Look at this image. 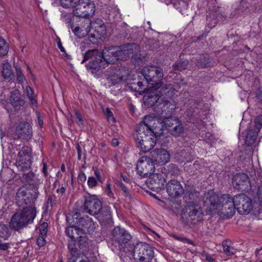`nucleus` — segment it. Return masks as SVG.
Masks as SVG:
<instances>
[{
	"label": "nucleus",
	"mask_w": 262,
	"mask_h": 262,
	"mask_svg": "<svg viewBox=\"0 0 262 262\" xmlns=\"http://www.w3.org/2000/svg\"><path fill=\"white\" fill-rule=\"evenodd\" d=\"M37 188L33 185L19 188L16 194V203L22 209L18 210L12 217L10 226L18 230L32 223L36 215L34 202L37 197Z\"/></svg>",
	"instance_id": "obj_1"
},
{
	"label": "nucleus",
	"mask_w": 262,
	"mask_h": 262,
	"mask_svg": "<svg viewBox=\"0 0 262 262\" xmlns=\"http://www.w3.org/2000/svg\"><path fill=\"white\" fill-rule=\"evenodd\" d=\"M204 205L210 211L216 212L226 218L232 217L235 213L236 207L233 204V198L229 194L219 196L213 190H209L203 198Z\"/></svg>",
	"instance_id": "obj_2"
},
{
	"label": "nucleus",
	"mask_w": 262,
	"mask_h": 262,
	"mask_svg": "<svg viewBox=\"0 0 262 262\" xmlns=\"http://www.w3.org/2000/svg\"><path fill=\"white\" fill-rule=\"evenodd\" d=\"M90 59L91 61L86 64L87 69L95 76H98L107 66L103 59V53L97 49L89 50L83 56L82 63Z\"/></svg>",
	"instance_id": "obj_3"
},
{
	"label": "nucleus",
	"mask_w": 262,
	"mask_h": 262,
	"mask_svg": "<svg viewBox=\"0 0 262 262\" xmlns=\"http://www.w3.org/2000/svg\"><path fill=\"white\" fill-rule=\"evenodd\" d=\"M134 138L136 142L137 146L140 148L141 151L147 152L151 150L155 144L156 141L160 142L162 144L166 145L169 142L170 137H167L164 135L162 139L159 140V136H156L154 134L145 133V135H137V133L134 134Z\"/></svg>",
	"instance_id": "obj_4"
},
{
	"label": "nucleus",
	"mask_w": 262,
	"mask_h": 262,
	"mask_svg": "<svg viewBox=\"0 0 262 262\" xmlns=\"http://www.w3.org/2000/svg\"><path fill=\"white\" fill-rule=\"evenodd\" d=\"M154 121V118L150 116H145L142 121L137 125L136 127V132L137 135H143L146 134H150V135L154 134L156 136H159V140L162 139L164 137L163 123H159V126H156L153 129L152 122Z\"/></svg>",
	"instance_id": "obj_5"
},
{
	"label": "nucleus",
	"mask_w": 262,
	"mask_h": 262,
	"mask_svg": "<svg viewBox=\"0 0 262 262\" xmlns=\"http://www.w3.org/2000/svg\"><path fill=\"white\" fill-rule=\"evenodd\" d=\"M66 219L69 225L66 228V234L73 241L70 244L75 245V241H78L79 246L81 248L85 247L88 238L85 235L81 234L80 228H78L76 225L77 221L74 220L71 214H68ZM74 247H75V245H74Z\"/></svg>",
	"instance_id": "obj_6"
},
{
	"label": "nucleus",
	"mask_w": 262,
	"mask_h": 262,
	"mask_svg": "<svg viewBox=\"0 0 262 262\" xmlns=\"http://www.w3.org/2000/svg\"><path fill=\"white\" fill-rule=\"evenodd\" d=\"M142 76L145 83L149 84L152 87H161L162 79L164 76L163 70L159 67L151 66L145 68L142 71Z\"/></svg>",
	"instance_id": "obj_7"
},
{
	"label": "nucleus",
	"mask_w": 262,
	"mask_h": 262,
	"mask_svg": "<svg viewBox=\"0 0 262 262\" xmlns=\"http://www.w3.org/2000/svg\"><path fill=\"white\" fill-rule=\"evenodd\" d=\"M89 38L93 43H97L99 40H102L106 35V26L101 19H97L91 24Z\"/></svg>",
	"instance_id": "obj_8"
},
{
	"label": "nucleus",
	"mask_w": 262,
	"mask_h": 262,
	"mask_svg": "<svg viewBox=\"0 0 262 262\" xmlns=\"http://www.w3.org/2000/svg\"><path fill=\"white\" fill-rule=\"evenodd\" d=\"M95 5L90 0H78L73 10V14L79 17L87 18L95 13Z\"/></svg>",
	"instance_id": "obj_9"
},
{
	"label": "nucleus",
	"mask_w": 262,
	"mask_h": 262,
	"mask_svg": "<svg viewBox=\"0 0 262 262\" xmlns=\"http://www.w3.org/2000/svg\"><path fill=\"white\" fill-rule=\"evenodd\" d=\"M233 201L237 212L241 214H248L253 208L252 200L244 194L235 195L233 198Z\"/></svg>",
	"instance_id": "obj_10"
},
{
	"label": "nucleus",
	"mask_w": 262,
	"mask_h": 262,
	"mask_svg": "<svg viewBox=\"0 0 262 262\" xmlns=\"http://www.w3.org/2000/svg\"><path fill=\"white\" fill-rule=\"evenodd\" d=\"M151 247L144 243L137 244L134 251V258L137 262H150L153 257Z\"/></svg>",
	"instance_id": "obj_11"
},
{
	"label": "nucleus",
	"mask_w": 262,
	"mask_h": 262,
	"mask_svg": "<svg viewBox=\"0 0 262 262\" xmlns=\"http://www.w3.org/2000/svg\"><path fill=\"white\" fill-rule=\"evenodd\" d=\"M155 164L152 159L146 156L142 157L136 166L138 173L142 178H149L155 171Z\"/></svg>",
	"instance_id": "obj_12"
},
{
	"label": "nucleus",
	"mask_w": 262,
	"mask_h": 262,
	"mask_svg": "<svg viewBox=\"0 0 262 262\" xmlns=\"http://www.w3.org/2000/svg\"><path fill=\"white\" fill-rule=\"evenodd\" d=\"M120 46H111L105 48L103 53V59L107 65L116 64L118 61H125Z\"/></svg>",
	"instance_id": "obj_13"
},
{
	"label": "nucleus",
	"mask_w": 262,
	"mask_h": 262,
	"mask_svg": "<svg viewBox=\"0 0 262 262\" xmlns=\"http://www.w3.org/2000/svg\"><path fill=\"white\" fill-rule=\"evenodd\" d=\"M71 215L75 221H77L76 225L83 235L86 237L87 233L94 230L95 225L91 218L88 216L80 217V214L77 212L73 213Z\"/></svg>",
	"instance_id": "obj_14"
},
{
	"label": "nucleus",
	"mask_w": 262,
	"mask_h": 262,
	"mask_svg": "<svg viewBox=\"0 0 262 262\" xmlns=\"http://www.w3.org/2000/svg\"><path fill=\"white\" fill-rule=\"evenodd\" d=\"M168 132L174 137H178L184 132V127L181 121L176 117L166 118L163 121Z\"/></svg>",
	"instance_id": "obj_15"
},
{
	"label": "nucleus",
	"mask_w": 262,
	"mask_h": 262,
	"mask_svg": "<svg viewBox=\"0 0 262 262\" xmlns=\"http://www.w3.org/2000/svg\"><path fill=\"white\" fill-rule=\"evenodd\" d=\"M31 149L27 146H23L19 150L16 160L17 166L22 168H27L30 166Z\"/></svg>",
	"instance_id": "obj_16"
},
{
	"label": "nucleus",
	"mask_w": 262,
	"mask_h": 262,
	"mask_svg": "<svg viewBox=\"0 0 262 262\" xmlns=\"http://www.w3.org/2000/svg\"><path fill=\"white\" fill-rule=\"evenodd\" d=\"M84 209L91 215L98 214L102 209L101 202L94 197H90L85 201Z\"/></svg>",
	"instance_id": "obj_17"
},
{
	"label": "nucleus",
	"mask_w": 262,
	"mask_h": 262,
	"mask_svg": "<svg viewBox=\"0 0 262 262\" xmlns=\"http://www.w3.org/2000/svg\"><path fill=\"white\" fill-rule=\"evenodd\" d=\"M31 125L27 122H21L16 128V134L19 139L29 141L32 137Z\"/></svg>",
	"instance_id": "obj_18"
},
{
	"label": "nucleus",
	"mask_w": 262,
	"mask_h": 262,
	"mask_svg": "<svg viewBox=\"0 0 262 262\" xmlns=\"http://www.w3.org/2000/svg\"><path fill=\"white\" fill-rule=\"evenodd\" d=\"M151 156L155 164L163 165L169 162L170 154L164 148L154 149L151 152Z\"/></svg>",
	"instance_id": "obj_19"
},
{
	"label": "nucleus",
	"mask_w": 262,
	"mask_h": 262,
	"mask_svg": "<svg viewBox=\"0 0 262 262\" xmlns=\"http://www.w3.org/2000/svg\"><path fill=\"white\" fill-rule=\"evenodd\" d=\"M181 218L186 224H195L202 220L203 214L201 210L192 209L190 210L189 214L183 212L181 215Z\"/></svg>",
	"instance_id": "obj_20"
},
{
	"label": "nucleus",
	"mask_w": 262,
	"mask_h": 262,
	"mask_svg": "<svg viewBox=\"0 0 262 262\" xmlns=\"http://www.w3.org/2000/svg\"><path fill=\"white\" fill-rule=\"evenodd\" d=\"M116 69H118L117 73L111 78V83L114 85L125 81L129 74V69L125 66H117Z\"/></svg>",
	"instance_id": "obj_21"
},
{
	"label": "nucleus",
	"mask_w": 262,
	"mask_h": 262,
	"mask_svg": "<svg viewBox=\"0 0 262 262\" xmlns=\"http://www.w3.org/2000/svg\"><path fill=\"white\" fill-rule=\"evenodd\" d=\"M10 102L15 111H20L25 103L19 90L15 89L10 93Z\"/></svg>",
	"instance_id": "obj_22"
},
{
	"label": "nucleus",
	"mask_w": 262,
	"mask_h": 262,
	"mask_svg": "<svg viewBox=\"0 0 262 262\" xmlns=\"http://www.w3.org/2000/svg\"><path fill=\"white\" fill-rule=\"evenodd\" d=\"M121 50L126 60L130 56L132 57L136 53L140 52V48L138 45L135 43H125L120 46Z\"/></svg>",
	"instance_id": "obj_23"
},
{
	"label": "nucleus",
	"mask_w": 262,
	"mask_h": 262,
	"mask_svg": "<svg viewBox=\"0 0 262 262\" xmlns=\"http://www.w3.org/2000/svg\"><path fill=\"white\" fill-rule=\"evenodd\" d=\"M170 103L168 101L160 102L155 107V111L156 112L157 117H160L163 120L169 118L168 115L170 114L171 111L169 109Z\"/></svg>",
	"instance_id": "obj_24"
},
{
	"label": "nucleus",
	"mask_w": 262,
	"mask_h": 262,
	"mask_svg": "<svg viewBox=\"0 0 262 262\" xmlns=\"http://www.w3.org/2000/svg\"><path fill=\"white\" fill-rule=\"evenodd\" d=\"M167 192L172 198H176L181 195L184 191L179 181H168L166 184Z\"/></svg>",
	"instance_id": "obj_25"
},
{
	"label": "nucleus",
	"mask_w": 262,
	"mask_h": 262,
	"mask_svg": "<svg viewBox=\"0 0 262 262\" xmlns=\"http://www.w3.org/2000/svg\"><path fill=\"white\" fill-rule=\"evenodd\" d=\"M61 17L63 21L68 24L69 27L71 28L75 34L79 36L80 28L74 25V21L75 17L73 16L72 14L62 12Z\"/></svg>",
	"instance_id": "obj_26"
},
{
	"label": "nucleus",
	"mask_w": 262,
	"mask_h": 262,
	"mask_svg": "<svg viewBox=\"0 0 262 262\" xmlns=\"http://www.w3.org/2000/svg\"><path fill=\"white\" fill-rule=\"evenodd\" d=\"M70 252V256L69 259V262H89V259L86 256H80L77 253V250L74 247V245L70 244L68 246Z\"/></svg>",
	"instance_id": "obj_27"
},
{
	"label": "nucleus",
	"mask_w": 262,
	"mask_h": 262,
	"mask_svg": "<svg viewBox=\"0 0 262 262\" xmlns=\"http://www.w3.org/2000/svg\"><path fill=\"white\" fill-rule=\"evenodd\" d=\"M160 96L157 92H150L143 97L144 104L148 107L157 105L160 103Z\"/></svg>",
	"instance_id": "obj_28"
},
{
	"label": "nucleus",
	"mask_w": 262,
	"mask_h": 262,
	"mask_svg": "<svg viewBox=\"0 0 262 262\" xmlns=\"http://www.w3.org/2000/svg\"><path fill=\"white\" fill-rule=\"evenodd\" d=\"M114 232L116 233V237L120 244L126 243L131 238L129 233L123 228L116 227L114 229Z\"/></svg>",
	"instance_id": "obj_29"
},
{
	"label": "nucleus",
	"mask_w": 262,
	"mask_h": 262,
	"mask_svg": "<svg viewBox=\"0 0 262 262\" xmlns=\"http://www.w3.org/2000/svg\"><path fill=\"white\" fill-rule=\"evenodd\" d=\"M223 15L220 12L215 11L210 14L209 16L207 17V21H209L208 26L210 28L215 26V25L218 21L222 20Z\"/></svg>",
	"instance_id": "obj_30"
},
{
	"label": "nucleus",
	"mask_w": 262,
	"mask_h": 262,
	"mask_svg": "<svg viewBox=\"0 0 262 262\" xmlns=\"http://www.w3.org/2000/svg\"><path fill=\"white\" fill-rule=\"evenodd\" d=\"M257 132L253 129H248L245 139V144L248 146L251 145L254 143L257 138Z\"/></svg>",
	"instance_id": "obj_31"
},
{
	"label": "nucleus",
	"mask_w": 262,
	"mask_h": 262,
	"mask_svg": "<svg viewBox=\"0 0 262 262\" xmlns=\"http://www.w3.org/2000/svg\"><path fill=\"white\" fill-rule=\"evenodd\" d=\"M2 74L4 78L8 80H11L14 78V75L11 70V66L9 63L4 65L2 71Z\"/></svg>",
	"instance_id": "obj_32"
},
{
	"label": "nucleus",
	"mask_w": 262,
	"mask_h": 262,
	"mask_svg": "<svg viewBox=\"0 0 262 262\" xmlns=\"http://www.w3.org/2000/svg\"><path fill=\"white\" fill-rule=\"evenodd\" d=\"M144 82H145L144 80L140 81L139 80H135L133 83L130 84V88L132 90L136 91V92H141L142 91L145 89V85L144 84Z\"/></svg>",
	"instance_id": "obj_33"
},
{
	"label": "nucleus",
	"mask_w": 262,
	"mask_h": 262,
	"mask_svg": "<svg viewBox=\"0 0 262 262\" xmlns=\"http://www.w3.org/2000/svg\"><path fill=\"white\" fill-rule=\"evenodd\" d=\"M10 235L8 227L4 224H0V241L7 239Z\"/></svg>",
	"instance_id": "obj_34"
},
{
	"label": "nucleus",
	"mask_w": 262,
	"mask_h": 262,
	"mask_svg": "<svg viewBox=\"0 0 262 262\" xmlns=\"http://www.w3.org/2000/svg\"><path fill=\"white\" fill-rule=\"evenodd\" d=\"M145 183L149 189L153 191L159 192L161 189L160 181H145Z\"/></svg>",
	"instance_id": "obj_35"
},
{
	"label": "nucleus",
	"mask_w": 262,
	"mask_h": 262,
	"mask_svg": "<svg viewBox=\"0 0 262 262\" xmlns=\"http://www.w3.org/2000/svg\"><path fill=\"white\" fill-rule=\"evenodd\" d=\"M8 50L9 46L6 41L0 36V56L6 55Z\"/></svg>",
	"instance_id": "obj_36"
},
{
	"label": "nucleus",
	"mask_w": 262,
	"mask_h": 262,
	"mask_svg": "<svg viewBox=\"0 0 262 262\" xmlns=\"http://www.w3.org/2000/svg\"><path fill=\"white\" fill-rule=\"evenodd\" d=\"M78 0H60V5L64 8H75Z\"/></svg>",
	"instance_id": "obj_37"
},
{
	"label": "nucleus",
	"mask_w": 262,
	"mask_h": 262,
	"mask_svg": "<svg viewBox=\"0 0 262 262\" xmlns=\"http://www.w3.org/2000/svg\"><path fill=\"white\" fill-rule=\"evenodd\" d=\"M187 65V61H178L173 65V69L174 71H182L186 69Z\"/></svg>",
	"instance_id": "obj_38"
},
{
	"label": "nucleus",
	"mask_w": 262,
	"mask_h": 262,
	"mask_svg": "<svg viewBox=\"0 0 262 262\" xmlns=\"http://www.w3.org/2000/svg\"><path fill=\"white\" fill-rule=\"evenodd\" d=\"M179 155L180 157L182 158V162H189L192 160V156L188 151H187V150L186 149H182L181 150V151L179 153Z\"/></svg>",
	"instance_id": "obj_39"
},
{
	"label": "nucleus",
	"mask_w": 262,
	"mask_h": 262,
	"mask_svg": "<svg viewBox=\"0 0 262 262\" xmlns=\"http://www.w3.org/2000/svg\"><path fill=\"white\" fill-rule=\"evenodd\" d=\"M198 63L202 68H206L210 66L209 58L207 56H203L198 60Z\"/></svg>",
	"instance_id": "obj_40"
},
{
	"label": "nucleus",
	"mask_w": 262,
	"mask_h": 262,
	"mask_svg": "<svg viewBox=\"0 0 262 262\" xmlns=\"http://www.w3.org/2000/svg\"><path fill=\"white\" fill-rule=\"evenodd\" d=\"M132 60L134 63L139 65L145 60V57L139 52L132 56Z\"/></svg>",
	"instance_id": "obj_41"
},
{
	"label": "nucleus",
	"mask_w": 262,
	"mask_h": 262,
	"mask_svg": "<svg viewBox=\"0 0 262 262\" xmlns=\"http://www.w3.org/2000/svg\"><path fill=\"white\" fill-rule=\"evenodd\" d=\"M26 93L27 96L30 100V103L34 105L36 103V100L34 97V92L31 88L29 86H27L26 87Z\"/></svg>",
	"instance_id": "obj_42"
},
{
	"label": "nucleus",
	"mask_w": 262,
	"mask_h": 262,
	"mask_svg": "<svg viewBox=\"0 0 262 262\" xmlns=\"http://www.w3.org/2000/svg\"><path fill=\"white\" fill-rule=\"evenodd\" d=\"M229 244L230 242L227 241L224 242L223 243V248L224 251L227 255L233 254L234 252V249L230 246Z\"/></svg>",
	"instance_id": "obj_43"
},
{
	"label": "nucleus",
	"mask_w": 262,
	"mask_h": 262,
	"mask_svg": "<svg viewBox=\"0 0 262 262\" xmlns=\"http://www.w3.org/2000/svg\"><path fill=\"white\" fill-rule=\"evenodd\" d=\"M16 76L17 79L19 83H23L25 80V76H24L22 71L20 68L17 66L15 67Z\"/></svg>",
	"instance_id": "obj_44"
},
{
	"label": "nucleus",
	"mask_w": 262,
	"mask_h": 262,
	"mask_svg": "<svg viewBox=\"0 0 262 262\" xmlns=\"http://www.w3.org/2000/svg\"><path fill=\"white\" fill-rule=\"evenodd\" d=\"M75 113L77 123L79 126L83 127L84 126V123L82 115L77 110L75 111Z\"/></svg>",
	"instance_id": "obj_45"
},
{
	"label": "nucleus",
	"mask_w": 262,
	"mask_h": 262,
	"mask_svg": "<svg viewBox=\"0 0 262 262\" xmlns=\"http://www.w3.org/2000/svg\"><path fill=\"white\" fill-rule=\"evenodd\" d=\"M262 126V116H258L255 119V128L253 129L258 133Z\"/></svg>",
	"instance_id": "obj_46"
},
{
	"label": "nucleus",
	"mask_w": 262,
	"mask_h": 262,
	"mask_svg": "<svg viewBox=\"0 0 262 262\" xmlns=\"http://www.w3.org/2000/svg\"><path fill=\"white\" fill-rule=\"evenodd\" d=\"M156 89H160L159 92L163 95H166L167 93L168 92V90L170 89L171 86L170 85H163V83L162 82V85L161 87H154Z\"/></svg>",
	"instance_id": "obj_47"
},
{
	"label": "nucleus",
	"mask_w": 262,
	"mask_h": 262,
	"mask_svg": "<svg viewBox=\"0 0 262 262\" xmlns=\"http://www.w3.org/2000/svg\"><path fill=\"white\" fill-rule=\"evenodd\" d=\"M48 224L46 222L42 223L38 227L40 234L42 236H45L47 232V228Z\"/></svg>",
	"instance_id": "obj_48"
},
{
	"label": "nucleus",
	"mask_w": 262,
	"mask_h": 262,
	"mask_svg": "<svg viewBox=\"0 0 262 262\" xmlns=\"http://www.w3.org/2000/svg\"><path fill=\"white\" fill-rule=\"evenodd\" d=\"M247 175L245 173H236L232 179V180H246L248 179Z\"/></svg>",
	"instance_id": "obj_49"
},
{
	"label": "nucleus",
	"mask_w": 262,
	"mask_h": 262,
	"mask_svg": "<svg viewBox=\"0 0 262 262\" xmlns=\"http://www.w3.org/2000/svg\"><path fill=\"white\" fill-rule=\"evenodd\" d=\"M149 178L152 179V180H157V179L159 180H161L162 179L165 180V179L163 177L162 174L160 173H153L151 174V176L149 177Z\"/></svg>",
	"instance_id": "obj_50"
},
{
	"label": "nucleus",
	"mask_w": 262,
	"mask_h": 262,
	"mask_svg": "<svg viewBox=\"0 0 262 262\" xmlns=\"http://www.w3.org/2000/svg\"><path fill=\"white\" fill-rule=\"evenodd\" d=\"M45 236H42L40 234L37 240V244L39 247H42L46 244V240L44 238Z\"/></svg>",
	"instance_id": "obj_51"
},
{
	"label": "nucleus",
	"mask_w": 262,
	"mask_h": 262,
	"mask_svg": "<svg viewBox=\"0 0 262 262\" xmlns=\"http://www.w3.org/2000/svg\"><path fill=\"white\" fill-rule=\"evenodd\" d=\"M106 115L109 120H112L114 122H115V119L113 116V113L108 108L106 110Z\"/></svg>",
	"instance_id": "obj_52"
},
{
	"label": "nucleus",
	"mask_w": 262,
	"mask_h": 262,
	"mask_svg": "<svg viewBox=\"0 0 262 262\" xmlns=\"http://www.w3.org/2000/svg\"><path fill=\"white\" fill-rule=\"evenodd\" d=\"M34 178V174L32 172H29L24 175V179L25 180H33Z\"/></svg>",
	"instance_id": "obj_53"
},
{
	"label": "nucleus",
	"mask_w": 262,
	"mask_h": 262,
	"mask_svg": "<svg viewBox=\"0 0 262 262\" xmlns=\"http://www.w3.org/2000/svg\"><path fill=\"white\" fill-rule=\"evenodd\" d=\"M56 42L57 44V46H58V48L60 49V51L62 53H64L65 50H64V48L62 46V43H61L60 39L58 37H57L56 38Z\"/></svg>",
	"instance_id": "obj_54"
},
{
	"label": "nucleus",
	"mask_w": 262,
	"mask_h": 262,
	"mask_svg": "<svg viewBox=\"0 0 262 262\" xmlns=\"http://www.w3.org/2000/svg\"><path fill=\"white\" fill-rule=\"evenodd\" d=\"M10 248V245L8 243H0V249L2 250H6Z\"/></svg>",
	"instance_id": "obj_55"
},
{
	"label": "nucleus",
	"mask_w": 262,
	"mask_h": 262,
	"mask_svg": "<svg viewBox=\"0 0 262 262\" xmlns=\"http://www.w3.org/2000/svg\"><path fill=\"white\" fill-rule=\"evenodd\" d=\"M257 195L260 203H262V184L258 187Z\"/></svg>",
	"instance_id": "obj_56"
},
{
	"label": "nucleus",
	"mask_w": 262,
	"mask_h": 262,
	"mask_svg": "<svg viewBox=\"0 0 262 262\" xmlns=\"http://www.w3.org/2000/svg\"><path fill=\"white\" fill-rule=\"evenodd\" d=\"M105 210L106 211L105 220H108L111 218V212L110 209L109 208H106L105 209Z\"/></svg>",
	"instance_id": "obj_57"
},
{
	"label": "nucleus",
	"mask_w": 262,
	"mask_h": 262,
	"mask_svg": "<svg viewBox=\"0 0 262 262\" xmlns=\"http://www.w3.org/2000/svg\"><path fill=\"white\" fill-rule=\"evenodd\" d=\"M78 179L79 180H86V176L83 172L81 171L79 172Z\"/></svg>",
	"instance_id": "obj_58"
},
{
	"label": "nucleus",
	"mask_w": 262,
	"mask_h": 262,
	"mask_svg": "<svg viewBox=\"0 0 262 262\" xmlns=\"http://www.w3.org/2000/svg\"><path fill=\"white\" fill-rule=\"evenodd\" d=\"M76 149H77V153H78V159L80 160H81V147L79 144H78L77 145Z\"/></svg>",
	"instance_id": "obj_59"
},
{
	"label": "nucleus",
	"mask_w": 262,
	"mask_h": 262,
	"mask_svg": "<svg viewBox=\"0 0 262 262\" xmlns=\"http://www.w3.org/2000/svg\"><path fill=\"white\" fill-rule=\"evenodd\" d=\"M95 174L98 180H101L102 178L101 177V173L99 170L96 169L95 170Z\"/></svg>",
	"instance_id": "obj_60"
},
{
	"label": "nucleus",
	"mask_w": 262,
	"mask_h": 262,
	"mask_svg": "<svg viewBox=\"0 0 262 262\" xmlns=\"http://www.w3.org/2000/svg\"><path fill=\"white\" fill-rule=\"evenodd\" d=\"M88 185L90 188H93L97 184V181H88Z\"/></svg>",
	"instance_id": "obj_61"
},
{
	"label": "nucleus",
	"mask_w": 262,
	"mask_h": 262,
	"mask_svg": "<svg viewBox=\"0 0 262 262\" xmlns=\"http://www.w3.org/2000/svg\"><path fill=\"white\" fill-rule=\"evenodd\" d=\"M47 164L45 163H43V167L42 169V172L44 173L45 176L47 177Z\"/></svg>",
	"instance_id": "obj_62"
},
{
	"label": "nucleus",
	"mask_w": 262,
	"mask_h": 262,
	"mask_svg": "<svg viewBox=\"0 0 262 262\" xmlns=\"http://www.w3.org/2000/svg\"><path fill=\"white\" fill-rule=\"evenodd\" d=\"M112 144L114 146H116L119 144V141L116 138H114L112 140Z\"/></svg>",
	"instance_id": "obj_63"
},
{
	"label": "nucleus",
	"mask_w": 262,
	"mask_h": 262,
	"mask_svg": "<svg viewBox=\"0 0 262 262\" xmlns=\"http://www.w3.org/2000/svg\"><path fill=\"white\" fill-rule=\"evenodd\" d=\"M106 192L107 195H109L111 193L110 186L108 184H106Z\"/></svg>",
	"instance_id": "obj_64"
}]
</instances>
